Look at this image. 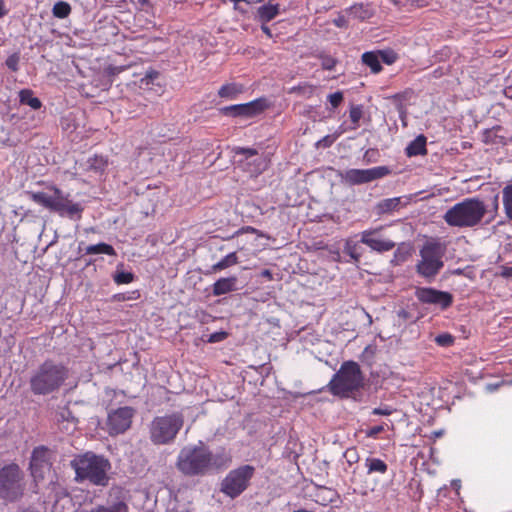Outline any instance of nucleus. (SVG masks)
<instances>
[{
    "instance_id": "f257e3e1",
    "label": "nucleus",
    "mask_w": 512,
    "mask_h": 512,
    "mask_svg": "<svg viewBox=\"0 0 512 512\" xmlns=\"http://www.w3.org/2000/svg\"><path fill=\"white\" fill-rule=\"evenodd\" d=\"M230 457L224 452L213 454L205 445H189L181 449L177 468L188 476L205 475L228 466Z\"/></svg>"
},
{
    "instance_id": "f03ea898",
    "label": "nucleus",
    "mask_w": 512,
    "mask_h": 512,
    "mask_svg": "<svg viewBox=\"0 0 512 512\" xmlns=\"http://www.w3.org/2000/svg\"><path fill=\"white\" fill-rule=\"evenodd\" d=\"M71 467L75 471L77 482L88 481L95 486L102 487L109 483L111 463L102 455L92 452L78 455L71 461Z\"/></svg>"
},
{
    "instance_id": "7ed1b4c3",
    "label": "nucleus",
    "mask_w": 512,
    "mask_h": 512,
    "mask_svg": "<svg viewBox=\"0 0 512 512\" xmlns=\"http://www.w3.org/2000/svg\"><path fill=\"white\" fill-rule=\"evenodd\" d=\"M487 212V206L482 200L471 197L449 208L443 219L451 227L471 228L479 225Z\"/></svg>"
},
{
    "instance_id": "20e7f679",
    "label": "nucleus",
    "mask_w": 512,
    "mask_h": 512,
    "mask_svg": "<svg viewBox=\"0 0 512 512\" xmlns=\"http://www.w3.org/2000/svg\"><path fill=\"white\" fill-rule=\"evenodd\" d=\"M67 376V370L64 366L46 361L31 376V390L37 395L51 393L63 384Z\"/></svg>"
},
{
    "instance_id": "39448f33",
    "label": "nucleus",
    "mask_w": 512,
    "mask_h": 512,
    "mask_svg": "<svg viewBox=\"0 0 512 512\" xmlns=\"http://www.w3.org/2000/svg\"><path fill=\"white\" fill-rule=\"evenodd\" d=\"M446 248L437 241H427L419 250V260L415 270L418 275L432 281L444 267Z\"/></svg>"
},
{
    "instance_id": "423d86ee",
    "label": "nucleus",
    "mask_w": 512,
    "mask_h": 512,
    "mask_svg": "<svg viewBox=\"0 0 512 512\" xmlns=\"http://www.w3.org/2000/svg\"><path fill=\"white\" fill-rule=\"evenodd\" d=\"M360 366L354 361L344 362L329 382L330 391L340 397H348L363 386Z\"/></svg>"
},
{
    "instance_id": "0eeeda50",
    "label": "nucleus",
    "mask_w": 512,
    "mask_h": 512,
    "mask_svg": "<svg viewBox=\"0 0 512 512\" xmlns=\"http://www.w3.org/2000/svg\"><path fill=\"white\" fill-rule=\"evenodd\" d=\"M24 472L18 464L9 463L0 469V501L4 504L19 501L24 495Z\"/></svg>"
},
{
    "instance_id": "6e6552de",
    "label": "nucleus",
    "mask_w": 512,
    "mask_h": 512,
    "mask_svg": "<svg viewBox=\"0 0 512 512\" xmlns=\"http://www.w3.org/2000/svg\"><path fill=\"white\" fill-rule=\"evenodd\" d=\"M184 423L179 413L156 417L150 427L151 440L155 444H167L174 440Z\"/></svg>"
},
{
    "instance_id": "1a4fd4ad",
    "label": "nucleus",
    "mask_w": 512,
    "mask_h": 512,
    "mask_svg": "<svg viewBox=\"0 0 512 512\" xmlns=\"http://www.w3.org/2000/svg\"><path fill=\"white\" fill-rule=\"evenodd\" d=\"M254 471L251 465H243L230 471L222 482V492L231 498L237 497L247 488Z\"/></svg>"
},
{
    "instance_id": "9d476101",
    "label": "nucleus",
    "mask_w": 512,
    "mask_h": 512,
    "mask_svg": "<svg viewBox=\"0 0 512 512\" xmlns=\"http://www.w3.org/2000/svg\"><path fill=\"white\" fill-rule=\"evenodd\" d=\"M391 173L387 166H377L368 169H347L340 173L342 181L350 185H360L383 178Z\"/></svg>"
},
{
    "instance_id": "9b49d317",
    "label": "nucleus",
    "mask_w": 512,
    "mask_h": 512,
    "mask_svg": "<svg viewBox=\"0 0 512 512\" xmlns=\"http://www.w3.org/2000/svg\"><path fill=\"white\" fill-rule=\"evenodd\" d=\"M235 153L237 155H243V167L252 176H258L264 172L270 164V159L267 155L258 154V152L252 148H237Z\"/></svg>"
},
{
    "instance_id": "f8f14e48",
    "label": "nucleus",
    "mask_w": 512,
    "mask_h": 512,
    "mask_svg": "<svg viewBox=\"0 0 512 512\" xmlns=\"http://www.w3.org/2000/svg\"><path fill=\"white\" fill-rule=\"evenodd\" d=\"M383 227L367 229L361 232V243L367 245L371 250L383 253L392 250L395 242L382 236Z\"/></svg>"
},
{
    "instance_id": "ddd939ff",
    "label": "nucleus",
    "mask_w": 512,
    "mask_h": 512,
    "mask_svg": "<svg viewBox=\"0 0 512 512\" xmlns=\"http://www.w3.org/2000/svg\"><path fill=\"white\" fill-rule=\"evenodd\" d=\"M134 410L131 407H120L108 415V431L111 435H117L130 428Z\"/></svg>"
},
{
    "instance_id": "4468645a",
    "label": "nucleus",
    "mask_w": 512,
    "mask_h": 512,
    "mask_svg": "<svg viewBox=\"0 0 512 512\" xmlns=\"http://www.w3.org/2000/svg\"><path fill=\"white\" fill-rule=\"evenodd\" d=\"M415 296L424 304L439 306L442 309L450 307L453 302V296L449 292L428 287L417 288Z\"/></svg>"
},
{
    "instance_id": "2eb2a0df",
    "label": "nucleus",
    "mask_w": 512,
    "mask_h": 512,
    "mask_svg": "<svg viewBox=\"0 0 512 512\" xmlns=\"http://www.w3.org/2000/svg\"><path fill=\"white\" fill-rule=\"evenodd\" d=\"M50 467L49 450L43 446L36 447L32 452L30 460L31 475L36 481L43 479L45 474L50 471Z\"/></svg>"
},
{
    "instance_id": "dca6fc26",
    "label": "nucleus",
    "mask_w": 512,
    "mask_h": 512,
    "mask_svg": "<svg viewBox=\"0 0 512 512\" xmlns=\"http://www.w3.org/2000/svg\"><path fill=\"white\" fill-rule=\"evenodd\" d=\"M267 107L265 99H257L245 104L226 106L221 109L224 115L253 117L262 113Z\"/></svg>"
},
{
    "instance_id": "f3484780",
    "label": "nucleus",
    "mask_w": 512,
    "mask_h": 512,
    "mask_svg": "<svg viewBox=\"0 0 512 512\" xmlns=\"http://www.w3.org/2000/svg\"><path fill=\"white\" fill-rule=\"evenodd\" d=\"M52 211L57 212L60 216L73 218L80 216L83 207L79 203L72 202L67 196H64L59 189H55Z\"/></svg>"
},
{
    "instance_id": "a211bd4d",
    "label": "nucleus",
    "mask_w": 512,
    "mask_h": 512,
    "mask_svg": "<svg viewBox=\"0 0 512 512\" xmlns=\"http://www.w3.org/2000/svg\"><path fill=\"white\" fill-rule=\"evenodd\" d=\"M236 285L237 277L235 276L220 278L213 284V295L220 296L235 291Z\"/></svg>"
},
{
    "instance_id": "6ab92c4d",
    "label": "nucleus",
    "mask_w": 512,
    "mask_h": 512,
    "mask_svg": "<svg viewBox=\"0 0 512 512\" xmlns=\"http://www.w3.org/2000/svg\"><path fill=\"white\" fill-rule=\"evenodd\" d=\"M407 202H403V197L387 198L380 201L377 204V212L379 214H387L398 210L402 205Z\"/></svg>"
},
{
    "instance_id": "aec40b11",
    "label": "nucleus",
    "mask_w": 512,
    "mask_h": 512,
    "mask_svg": "<svg viewBox=\"0 0 512 512\" xmlns=\"http://www.w3.org/2000/svg\"><path fill=\"white\" fill-rule=\"evenodd\" d=\"M245 90L244 85L236 82L227 83L220 87L218 90V95L221 98L233 100L235 99L239 94L243 93Z\"/></svg>"
},
{
    "instance_id": "412c9836",
    "label": "nucleus",
    "mask_w": 512,
    "mask_h": 512,
    "mask_svg": "<svg viewBox=\"0 0 512 512\" xmlns=\"http://www.w3.org/2000/svg\"><path fill=\"white\" fill-rule=\"evenodd\" d=\"M86 512H129V507L124 500H117L107 504L97 505Z\"/></svg>"
},
{
    "instance_id": "4be33fe9",
    "label": "nucleus",
    "mask_w": 512,
    "mask_h": 512,
    "mask_svg": "<svg viewBox=\"0 0 512 512\" xmlns=\"http://www.w3.org/2000/svg\"><path fill=\"white\" fill-rule=\"evenodd\" d=\"M279 14V5L266 3L257 9V15L260 21L267 23Z\"/></svg>"
},
{
    "instance_id": "5701e85b",
    "label": "nucleus",
    "mask_w": 512,
    "mask_h": 512,
    "mask_svg": "<svg viewBox=\"0 0 512 512\" xmlns=\"http://www.w3.org/2000/svg\"><path fill=\"white\" fill-rule=\"evenodd\" d=\"M426 153V138L423 135L417 136L406 147V154L411 156L423 155Z\"/></svg>"
},
{
    "instance_id": "b1692460",
    "label": "nucleus",
    "mask_w": 512,
    "mask_h": 512,
    "mask_svg": "<svg viewBox=\"0 0 512 512\" xmlns=\"http://www.w3.org/2000/svg\"><path fill=\"white\" fill-rule=\"evenodd\" d=\"M362 62L371 69L372 73H379L382 70L378 51L363 53Z\"/></svg>"
},
{
    "instance_id": "393cba45",
    "label": "nucleus",
    "mask_w": 512,
    "mask_h": 512,
    "mask_svg": "<svg viewBox=\"0 0 512 512\" xmlns=\"http://www.w3.org/2000/svg\"><path fill=\"white\" fill-rule=\"evenodd\" d=\"M365 467L367 468L368 474H385L388 470V466L383 460L374 457H368L365 460Z\"/></svg>"
},
{
    "instance_id": "a878e982",
    "label": "nucleus",
    "mask_w": 512,
    "mask_h": 512,
    "mask_svg": "<svg viewBox=\"0 0 512 512\" xmlns=\"http://www.w3.org/2000/svg\"><path fill=\"white\" fill-rule=\"evenodd\" d=\"M349 13L356 19L366 20L372 16V11L368 5L354 4L349 8Z\"/></svg>"
},
{
    "instance_id": "bb28decb",
    "label": "nucleus",
    "mask_w": 512,
    "mask_h": 512,
    "mask_svg": "<svg viewBox=\"0 0 512 512\" xmlns=\"http://www.w3.org/2000/svg\"><path fill=\"white\" fill-rule=\"evenodd\" d=\"M86 254L88 255H94V254H106L113 256L115 255L114 248L106 243H98L95 245H89L85 249Z\"/></svg>"
},
{
    "instance_id": "cd10ccee",
    "label": "nucleus",
    "mask_w": 512,
    "mask_h": 512,
    "mask_svg": "<svg viewBox=\"0 0 512 512\" xmlns=\"http://www.w3.org/2000/svg\"><path fill=\"white\" fill-rule=\"evenodd\" d=\"M238 263V257L236 252L229 253L225 257H223L219 262L214 264L211 267L212 272H217L224 270L230 266L236 265Z\"/></svg>"
},
{
    "instance_id": "c85d7f7f",
    "label": "nucleus",
    "mask_w": 512,
    "mask_h": 512,
    "mask_svg": "<svg viewBox=\"0 0 512 512\" xmlns=\"http://www.w3.org/2000/svg\"><path fill=\"white\" fill-rule=\"evenodd\" d=\"M20 102L29 105L32 109H39L41 102L38 98L33 96L31 90L24 89L19 92Z\"/></svg>"
},
{
    "instance_id": "c756f323",
    "label": "nucleus",
    "mask_w": 512,
    "mask_h": 512,
    "mask_svg": "<svg viewBox=\"0 0 512 512\" xmlns=\"http://www.w3.org/2000/svg\"><path fill=\"white\" fill-rule=\"evenodd\" d=\"M31 197L34 202L52 210L54 204V194L48 195L44 192H37L32 193Z\"/></svg>"
},
{
    "instance_id": "7c9ffc66",
    "label": "nucleus",
    "mask_w": 512,
    "mask_h": 512,
    "mask_svg": "<svg viewBox=\"0 0 512 512\" xmlns=\"http://www.w3.org/2000/svg\"><path fill=\"white\" fill-rule=\"evenodd\" d=\"M53 16L59 19H64L71 13V6L64 1H58L52 8Z\"/></svg>"
},
{
    "instance_id": "2f4dec72",
    "label": "nucleus",
    "mask_w": 512,
    "mask_h": 512,
    "mask_svg": "<svg viewBox=\"0 0 512 512\" xmlns=\"http://www.w3.org/2000/svg\"><path fill=\"white\" fill-rule=\"evenodd\" d=\"M86 165L87 169L98 173L105 169L107 166V160L102 156L95 155L87 160Z\"/></svg>"
},
{
    "instance_id": "473e14b6",
    "label": "nucleus",
    "mask_w": 512,
    "mask_h": 512,
    "mask_svg": "<svg viewBox=\"0 0 512 512\" xmlns=\"http://www.w3.org/2000/svg\"><path fill=\"white\" fill-rule=\"evenodd\" d=\"M503 205L506 215L512 219V185H507L503 191Z\"/></svg>"
},
{
    "instance_id": "72a5a7b5",
    "label": "nucleus",
    "mask_w": 512,
    "mask_h": 512,
    "mask_svg": "<svg viewBox=\"0 0 512 512\" xmlns=\"http://www.w3.org/2000/svg\"><path fill=\"white\" fill-rule=\"evenodd\" d=\"M363 116V108L361 105H352L349 111V117L352 122L350 129H357L359 121Z\"/></svg>"
},
{
    "instance_id": "f704fd0d",
    "label": "nucleus",
    "mask_w": 512,
    "mask_h": 512,
    "mask_svg": "<svg viewBox=\"0 0 512 512\" xmlns=\"http://www.w3.org/2000/svg\"><path fill=\"white\" fill-rule=\"evenodd\" d=\"M345 131H346V129L343 128V126L341 125L339 127V131L335 135H327V136H324L322 139H320L316 143L317 147H329V146H331L335 142L337 137L340 136L341 134H343Z\"/></svg>"
},
{
    "instance_id": "c9c22d12",
    "label": "nucleus",
    "mask_w": 512,
    "mask_h": 512,
    "mask_svg": "<svg viewBox=\"0 0 512 512\" xmlns=\"http://www.w3.org/2000/svg\"><path fill=\"white\" fill-rule=\"evenodd\" d=\"M380 62L383 61L387 65L393 64L397 60V54L393 50H379Z\"/></svg>"
},
{
    "instance_id": "e433bc0d",
    "label": "nucleus",
    "mask_w": 512,
    "mask_h": 512,
    "mask_svg": "<svg viewBox=\"0 0 512 512\" xmlns=\"http://www.w3.org/2000/svg\"><path fill=\"white\" fill-rule=\"evenodd\" d=\"M344 252L348 254L354 261H358L360 254L357 251V243L347 240L344 246Z\"/></svg>"
},
{
    "instance_id": "4c0bfd02",
    "label": "nucleus",
    "mask_w": 512,
    "mask_h": 512,
    "mask_svg": "<svg viewBox=\"0 0 512 512\" xmlns=\"http://www.w3.org/2000/svg\"><path fill=\"white\" fill-rule=\"evenodd\" d=\"M133 274L130 273V272H117L115 275H114V281L117 283V284H128L130 282L133 281Z\"/></svg>"
},
{
    "instance_id": "58836bf2",
    "label": "nucleus",
    "mask_w": 512,
    "mask_h": 512,
    "mask_svg": "<svg viewBox=\"0 0 512 512\" xmlns=\"http://www.w3.org/2000/svg\"><path fill=\"white\" fill-rule=\"evenodd\" d=\"M328 101L331 104L333 108L338 107L341 102L343 101V94L342 92H335L328 96Z\"/></svg>"
},
{
    "instance_id": "ea45409f",
    "label": "nucleus",
    "mask_w": 512,
    "mask_h": 512,
    "mask_svg": "<svg viewBox=\"0 0 512 512\" xmlns=\"http://www.w3.org/2000/svg\"><path fill=\"white\" fill-rule=\"evenodd\" d=\"M19 56L18 54L10 55L6 60L7 67L12 71L18 70Z\"/></svg>"
},
{
    "instance_id": "a19ab883",
    "label": "nucleus",
    "mask_w": 512,
    "mask_h": 512,
    "mask_svg": "<svg viewBox=\"0 0 512 512\" xmlns=\"http://www.w3.org/2000/svg\"><path fill=\"white\" fill-rule=\"evenodd\" d=\"M344 457L347 459V462L352 465L353 463H356L358 461V455L356 452V449L349 448L345 451Z\"/></svg>"
},
{
    "instance_id": "79ce46f5",
    "label": "nucleus",
    "mask_w": 512,
    "mask_h": 512,
    "mask_svg": "<svg viewBox=\"0 0 512 512\" xmlns=\"http://www.w3.org/2000/svg\"><path fill=\"white\" fill-rule=\"evenodd\" d=\"M227 337V333L224 332V331H221V332H215L213 334H211L209 336V339L208 341L210 343H216V342H220V341H223L224 339H226Z\"/></svg>"
},
{
    "instance_id": "37998d69",
    "label": "nucleus",
    "mask_w": 512,
    "mask_h": 512,
    "mask_svg": "<svg viewBox=\"0 0 512 512\" xmlns=\"http://www.w3.org/2000/svg\"><path fill=\"white\" fill-rule=\"evenodd\" d=\"M384 429L385 428L383 425H378V426H374V427H371L370 429L366 430L365 433H366L367 437L376 438L379 433L384 431Z\"/></svg>"
},
{
    "instance_id": "c03bdc74",
    "label": "nucleus",
    "mask_w": 512,
    "mask_h": 512,
    "mask_svg": "<svg viewBox=\"0 0 512 512\" xmlns=\"http://www.w3.org/2000/svg\"><path fill=\"white\" fill-rule=\"evenodd\" d=\"M372 413L374 415H382V416H389L393 413V409L386 406V407H379V408H374Z\"/></svg>"
},
{
    "instance_id": "a18cd8bd",
    "label": "nucleus",
    "mask_w": 512,
    "mask_h": 512,
    "mask_svg": "<svg viewBox=\"0 0 512 512\" xmlns=\"http://www.w3.org/2000/svg\"><path fill=\"white\" fill-rule=\"evenodd\" d=\"M313 90H314L313 87L310 86V85H305V86H299V87L292 88V91H297V92L302 93V94H312Z\"/></svg>"
},
{
    "instance_id": "49530a36",
    "label": "nucleus",
    "mask_w": 512,
    "mask_h": 512,
    "mask_svg": "<svg viewBox=\"0 0 512 512\" xmlns=\"http://www.w3.org/2000/svg\"><path fill=\"white\" fill-rule=\"evenodd\" d=\"M336 61L333 58H325L322 62V67L326 70H332L335 67Z\"/></svg>"
},
{
    "instance_id": "de8ad7c7",
    "label": "nucleus",
    "mask_w": 512,
    "mask_h": 512,
    "mask_svg": "<svg viewBox=\"0 0 512 512\" xmlns=\"http://www.w3.org/2000/svg\"><path fill=\"white\" fill-rule=\"evenodd\" d=\"M436 341L441 345H448L452 343V338L449 335H441L436 338Z\"/></svg>"
},
{
    "instance_id": "09e8293b",
    "label": "nucleus",
    "mask_w": 512,
    "mask_h": 512,
    "mask_svg": "<svg viewBox=\"0 0 512 512\" xmlns=\"http://www.w3.org/2000/svg\"><path fill=\"white\" fill-rule=\"evenodd\" d=\"M501 275L505 278L512 279V266H503L501 268Z\"/></svg>"
},
{
    "instance_id": "8fccbe9b",
    "label": "nucleus",
    "mask_w": 512,
    "mask_h": 512,
    "mask_svg": "<svg viewBox=\"0 0 512 512\" xmlns=\"http://www.w3.org/2000/svg\"><path fill=\"white\" fill-rule=\"evenodd\" d=\"M404 260H405V255L402 253L401 249L398 248L394 253V261L399 262V261H404Z\"/></svg>"
},
{
    "instance_id": "3c124183",
    "label": "nucleus",
    "mask_w": 512,
    "mask_h": 512,
    "mask_svg": "<svg viewBox=\"0 0 512 512\" xmlns=\"http://www.w3.org/2000/svg\"><path fill=\"white\" fill-rule=\"evenodd\" d=\"M6 14L4 0H0V18Z\"/></svg>"
},
{
    "instance_id": "603ef678",
    "label": "nucleus",
    "mask_w": 512,
    "mask_h": 512,
    "mask_svg": "<svg viewBox=\"0 0 512 512\" xmlns=\"http://www.w3.org/2000/svg\"><path fill=\"white\" fill-rule=\"evenodd\" d=\"M334 23H335L336 26L342 27V26H344L345 20H344L343 17H339V18L334 20Z\"/></svg>"
},
{
    "instance_id": "864d4df0",
    "label": "nucleus",
    "mask_w": 512,
    "mask_h": 512,
    "mask_svg": "<svg viewBox=\"0 0 512 512\" xmlns=\"http://www.w3.org/2000/svg\"><path fill=\"white\" fill-rule=\"evenodd\" d=\"M261 29L268 37H272L271 30L268 26L262 25Z\"/></svg>"
},
{
    "instance_id": "5fc2aeb1",
    "label": "nucleus",
    "mask_w": 512,
    "mask_h": 512,
    "mask_svg": "<svg viewBox=\"0 0 512 512\" xmlns=\"http://www.w3.org/2000/svg\"><path fill=\"white\" fill-rule=\"evenodd\" d=\"M262 276H263V277L268 278L269 280H271V279H272V273H271V271H269V270H264V271L262 272Z\"/></svg>"
},
{
    "instance_id": "6e6d98bb",
    "label": "nucleus",
    "mask_w": 512,
    "mask_h": 512,
    "mask_svg": "<svg viewBox=\"0 0 512 512\" xmlns=\"http://www.w3.org/2000/svg\"><path fill=\"white\" fill-rule=\"evenodd\" d=\"M167 512H190L188 509H182V510H178V509H170L168 510Z\"/></svg>"
},
{
    "instance_id": "4d7b16f0",
    "label": "nucleus",
    "mask_w": 512,
    "mask_h": 512,
    "mask_svg": "<svg viewBox=\"0 0 512 512\" xmlns=\"http://www.w3.org/2000/svg\"><path fill=\"white\" fill-rule=\"evenodd\" d=\"M497 386H498V385H495V386H493V385H487V387H486V388H487V390H488V391L492 392V391H494V390L497 388Z\"/></svg>"
},
{
    "instance_id": "13d9d810",
    "label": "nucleus",
    "mask_w": 512,
    "mask_h": 512,
    "mask_svg": "<svg viewBox=\"0 0 512 512\" xmlns=\"http://www.w3.org/2000/svg\"><path fill=\"white\" fill-rule=\"evenodd\" d=\"M498 209V197H495V203H494V212H496Z\"/></svg>"
}]
</instances>
